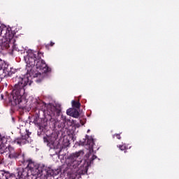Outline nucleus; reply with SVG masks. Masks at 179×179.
<instances>
[{
  "mask_svg": "<svg viewBox=\"0 0 179 179\" xmlns=\"http://www.w3.org/2000/svg\"><path fill=\"white\" fill-rule=\"evenodd\" d=\"M15 80L17 82L12 91L11 94L9 96V102L15 106H18L21 110L26 108V99H23V94L26 91L27 86H31L32 81H29V78H22L17 76Z\"/></svg>",
  "mask_w": 179,
  "mask_h": 179,
  "instance_id": "f257e3e1",
  "label": "nucleus"
},
{
  "mask_svg": "<svg viewBox=\"0 0 179 179\" xmlns=\"http://www.w3.org/2000/svg\"><path fill=\"white\" fill-rule=\"evenodd\" d=\"M43 54L41 52H33L29 50L27 55L24 57L28 68L36 66V69L42 71V73L50 72L51 69L48 67L45 62L42 59Z\"/></svg>",
  "mask_w": 179,
  "mask_h": 179,
  "instance_id": "f03ea898",
  "label": "nucleus"
},
{
  "mask_svg": "<svg viewBox=\"0 0 179 179\" xmlns=\"http://www.w3.org/2000/svg\"><path fill=\"white\" fill-rule=\"evenodd\" d=\"M16 31L14 28L9 31L8 34L0 35V48L1 50H8L10 45H15Z\"/></svg>",
  "mask_w": 179,
  "mask_h": 179,
  "instance_id": "7ed1b4c3",
  "label": "nucleus"
},
{
  "mask_svg": "<svg viewBox=\"0 0 179 179\" xmlns=\"http://www.w3.org/2000/svg\"><path fill=\"white\" fill-rule=\"evenodd\" d=\"M8 157L10 160H15L16 162H19L20 166L22 164H24L26 163V155L24 152H22V150H15L13 146L9 148V152L7 154Z\"/></svg>",
  "mask_w": 179,
  "mask_h": 179,
  "instance_id": "20e7f679",
  "label": "nucleus"
},
{
  "mask_svg": "<svg viewBox=\"0 0 179 179\" xmlns=\"http://www.w3.org/2000/svg\"><path fill=\"white\" fill-rule=\"evenodd\" d=\"M57 138L58 136H57V134L52 133L50 136H44L43 141L45 143H47V146H48L50 149H54L55 150H58L59 149V152L62 150V146L59 142L57 141Z\"/></svg>",
  "mask_w": 179,
  "mask_h": 179,
  "instance_id": "39448f33",
  "label": "nucleus"
},
{
  "mask_svg": "<svg viewBox=\"0 0 179 179\" xmlns=\"http://www.w3.org/2000/svg\"><path fill=\"white\" fill-rule=\"evenodd\" d=\"M83 150H80L78 152H76L75 153H73L69 157V162H70V166H72L73 169H80L83 164V160H78V157H80V156H83Z\"/></svg>",
  "mask_w": 179,
  "mask_h": 179,
  "instance_id": "423d86ee",
  "label": "nucleus"
},
{
  "mask_svg": "<svg viewBox=\"0 0 179 179\" xmlns=\"http://www.w3.org/2000/svg\"><path fill=\"white\" fill-rule=\"evenodd\" d=\"M25 163H28L27 167L30 170L31 176H36L39 171H41L43 167H44V164H38L31 159L25 161Z\"/></svg>",
  "mask_w": 179,
  "mask_h": 179,
  "instance_id": "0eeeda50",
  "label": "nucleus"
},
{
  "mask_svg": "<svg viewBox=\"0 0 179 179\" xmlns=\"http://www.w3.org/2000/svg\"><path fill=\"white\" fill-rule=\"evenodd\" d=\"M43 105L45 106V110L48 111L50 117H59L61 115V107L54 106L52 104L47 105L45 103H43Z\"/></svg>",
  "mask_w": 179,
  "mask_h": 179,
  "instance_id": "6e6552de",
  "label": "nucleus"
},
{
  "mask_svg": "<svg viewBox=\"0 0 179 179\" xmlns=\"http://www.w3.org/2000/svg\"><path fill=\"white\" fill-rule=\"evenodd\" d=\"M30 135H31V133H30L28 130H26L25 134H22L21 136V138H17L14 139L12 141V143H16L20 146H22V145H26L27 143H29V138H30Z\"/></svg>",
  "mask_w": 179,
  "mask_h": 179,
  "instance_id": "1a4fd4ad",
  "label": "nucleus"
},
{
  "mask_svg": "<svg viewBox=\"0 0 179 179\" xmlns=\"http://www.w3.org/2000/svg\"><path fill=\"white\" fill-rule=\"evenodd\" d=\"M80 145H81L82 146H85V145H87V146H89L90 150H93V146H94V140L93 139V138H89V136L86 135L84 141H80Z\"/></svg>",
  "mask_w": 179,
  "mask_h": 179,
  "instance_id": "9d476101",
  "label": "nucleus"
},
{
  "mask_svg": "<svg viewBox=\"0 0 179 179\" xmlns=\"http://www.w3.org/2000/svg\"><path fill=\"white\" fill-rule=\"evenodd\" d=\"M4 141H5V137L0 136V153H1V155H3V153H9V148L12 147V145H8V147L3 145Z\"/></svg>",
  "mask_w": 179,
  "mask_h": 179,
  "instance_id": "9b49d317",
  "label": "nucleus"
},
{
  "mask_svg": "<svg viewBox=\"0 0 179 179\" xmlns=\"http://www.w3.org/2000/svg\"><path fill=\"white\" fill-rule=\"evenodd\" d=\"M67 115H70V117H73V118H79V115H80V113H79V110H78L76 108H69L66 110Z\"/></svg>",
  "mask_w": 179,
  "mask_h": 179,
  "instance_id": "f8f14e48",
  "label": "nucleus"
},
{
  "mask_svg": "<svg viewBox=\"0 0 179 179\" xmlns=\"http://www.w3.org/2000/svg\"><path fill=\"white\" fill-rule=\"evenodd\" d=\"M17 177L19 178H23V177H29V172L27 171V169H17Z\"/></svg>",
  "mask_w": 179,
  "mask_h": 179,
  "instance_id": "ddd939ff",
  "label": "nucleus"
},
{
  "mask_svg": "<svg viewBox=\"0 0 179 179\" xmlns=\"http://www.w3.org/2000/svg\"><path fill=\"white\" fill-rule=\"evenodd\" d=\"M13 178V176H11L10 173L9 171H0V179H12Z\"/></svg>",
  "mask_w": 179,
  "mask_h": 179,
  "instance_id": "4468645a",
  "label": "nucleus"
},
{
  "mask_svg": "<svg viewBox=\"0 0 179 179\" xmlns=\"http://www.w3.org/2000/svg\"><path fill=\"white\" fill-rule=\"evenodd\" d=\"M14 28L6 27V26L0 23V36L1 34H9V31Z\"/></svg>",
  "mask_w": 179,
  "mask_h": 179,
  "instance_id": "2eb2a0df",
  "label": "nucleus"
},
{
  "mask_svg": "<svg viewBox=\"0 0 179 179\" xmlns=\"http://www.w3.org/2000/svg\"><path fill=\"white\" fill-rule=\"evenodd\" d=\"M41 171H42V173H47L48 176H54V170L51 169L50 167L45 166V165H44V167H42Z\"/></svg>",
  "mask_w": 179,
  "mask_h": 179,
  "instance_id": "dca6fc26",
  "label": "nucleus"
},
{
  "mask_svg": "<svg viewBox=\"0 0 179 179\" xmlns=\"http://www.w3.org/2000/svg\"><path fill=\"white\" fill-rule=\"evenodd\" d=\"M32 179H44V175H43V171H40L36 175H32Z\"/></svg>",
  "mask_w": 179,
  "mask_h": 179,
  "instance_id": "f3484780",
  "label": "nucleus"
},
{
  "mask_svg": "<svg viewBox=\"0 0 179 179\" xmlns=\"http://www.w3.org/2000/svg\"><path fill=\"white\" fill-rule=\"evenodd\" d=\"M71 104L73 108H80V102H79V101L73 100L72 101Z\"/></svg>",
  "mask_w": 179,
  "mask_h": 179,
  "instance_id": "a211bd4d",
  "label": "nucleus"
},
{
  "mask_svg": "<svg viewBox=\"0 0 179 179\" xmlns=\"http://www.w3.org/2000/svg\"><path fill=\"white\" fill-rule=\"evenodd\" d=\"M40 117L38 115H36L34 117V120H33V123L35 125H38L40 124Z\"/></svg>",
  "mask_w": 179,
  "mask_h": 179,
  "instance_id": "6ab92c4d",
  "label": "nucleus"
},
{
  "mask_svg": "<svg viewBox=\"0 0 179 179\" xmlns=\"http://www.w3.org/2000/svg\"><path fill=\"white\" fill-rule=\"evenodd\" d=\"M117 148H119L120 150H127L128 149V147H127V144H122L117 145Z\"/></svg>",
  "mask_w": 179,
  "mask_h": 179,
  "instance_id": "aec40b11",
  "label": "nucleus"
},
{
  "mask_svg": "<svg viewBox=\"0 0 179 179\" xmlns=\"http://www.w3.org/2000/svg\"><path fill=\"white\" fill-rule=\"evenodd\" d=\"M8 69H3V73H4V75L3 76V78H5V76H6L7 75H9V71L7 70Z\"/></svg>",
  "mask_w": 179,
  "mask_h": 179,
  "instance_id": "412c9836",
  "label": "nucleus"
},
{
  "mask_svg": "<svg viewBox=\"0 0 179 179\" xmlns=\"http://www.w3.org/2000/svg\"><path fill=\"white\" fill-rule=\"evenodd\" d=\"M96 159H97V156L96 155L92 156V159L90 161V164H93V161L96 160Z\"/></svg>",
  "mask_w": 179,
  "mask_h": 179,
  "instance_id": "4be33fe9",
  "label": "nucleus"
},
{
  "mask_svg": "<svg viewBox=\"0 0 179 179\" xmlns=\"http://www.w3.org/2000/svg\"><path fill=\"white\" fill-rule=\"evenodd\" d=\"M113 138H117V139H121V134H115L113 136Z\"/></svg>",
  "mask_w": 179,
  "mask_h": 179,
  "instance_id": "5701e85b",
  "label": "nucleus"
},
{
  "mask_svg": "<svg viewBox=\"0 0 179 179\" xmlns=\"http://www.w3.org/2000/svg\"><path fill=\"white\" fill-rule=\"evenodd\" d=\"M55 44V43L51 41L49 45H50V47H54Z\"/></svg>",
  "mask_w": 179,
  "mask_h": 179,
  "instance_id": "b1692460",
  "label": "nucleus"
},
{
  "mask_svg": "<svg viewBox=\"0 0 179 179\" xmlns=\"http://www.w3.org/2000/svg\"><path fill=\"white\" fill-rule=\"evenodd\" d=\"M2 78H3V77L0 76V82H2Z\"/></svg>",
  "mask_w": 179,
  "mask_h": 179,
  "instance_id": "393cba45",
  "label": "nucleus"
},
{
  "mask_svg": "<svg viewBox=\"0 0 179 179\" xmlns=\"http://www.w3.org/2000/svg\"><path fill=\"white\" fill-rule=\"evenodd\" d=\"M83 164H85V161H83Z\"/></svg>",
  "mask_w": 179,
  "mask_h": 179,
  "instance_id": "a878e982",
  "label": "nucleus"
},
{
  "mask_svg": "<svg viewBox=\"0 0 179 179\" xmlns=\"http://www.w3.org/2000/svg\"><path fill=\"white\" fill-rule=\"evenodd\" d=\"M2 50V48H0V52H1V50Z\"/></svg>",
  "mask_w": 179,
  "mask_h": 179,
  "instance_id": "bb28decb",
  "label": "nucleus"
},
{
  "mask_svg": "<svg viewBox=\"0 0 179 179\" xmlns=\"http://www.w3.org/2000/svg\"><path fill=\"white\" fill-rule=\"evenodd\" d=\"M78 173H83V172H78Z\"/></svg>",
  "mask_w": 179,
  "mask_h": 179,
  "instance_id": "cd10ccee",
  "label": "nucleus"
},
{
  "mask_svg": "<svg viewBox=\"0 0 179 179\" xmlns=\"http://www.w3.org/2000/svg\"><path fill=\"white\" fill-rule=\"evenodd\" d=\"M90 130H88L87 132H90Z\"/></svg>",
  "mask_w": 179,
  "mask_h": 179,
  "instance_id": "c85d7f7f",
  "label": "nucleus"
},
{
  "mask_svg": "<svg viewBox=\"0 0 179 179\" xmlns=\"http://www.w3.org/2000/svg\"><path fill=\"white\" fill-rule=\"evenodd\" d=\"M46 47H48V45H47Z\"/></svg>",
  "mask_w": 179,
  "mask_h": 179,
  "instance_id": "c756f323",
  "label": "nucleus"
},
{
  "mask_svg": "<svg viewBox=\"0 0 179 179\" xmlns=\"http://www.w3.org/2000/svg\"><path fill=\"white\" fill-rule=\"evenodd\" d=\"M87 157H89V155H87Z\"/></svg>",
  "mask_w": 179,
  "mask_h": 179,
  "instance_id": "7c9ffc66",
  "label": "nucleus"
}]
</instances>
